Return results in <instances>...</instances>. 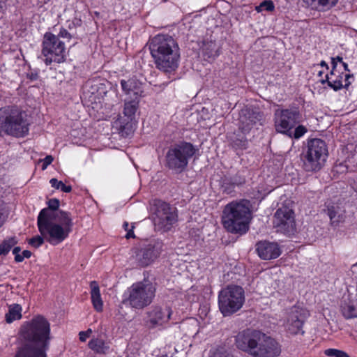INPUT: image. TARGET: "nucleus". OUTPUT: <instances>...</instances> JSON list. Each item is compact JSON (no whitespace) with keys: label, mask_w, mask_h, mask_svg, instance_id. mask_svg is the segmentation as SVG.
Returning a JSON list of instances; mask_svg holds the SVG:
<instances>
[{"label":"nucleus","mask_w":357,"mask_h":357,"mask_svg":"<svg viewBox=\"0 0 357 357\" xmlns=\"http://www.w3.org/2000/svg\"><path fill=\"white\" fill-rule=\"evenodd\" d=\"M53 213L48 209L40 211L37 218V225L41 236H36L29 240V244L39 248L45 240L56 245L67 238L72 231L73 222L71 214L67 211H59L55 216L56 222L52 221Z\"/></svg>","instance_id":"nucleus-1"},{"label":"nucleus","mask_w":357,"mask_h":357,"mask_svg":"<svg viewBox=\"0 0 357 357\" xmlns=\"http://www.w3.org/2000/svg\"><path fill=\"white\" fill-rule=\"evenodd\" d=\"M50 335L47 320L40 315L33 318L21 328V336L26 343L17 349L14 357H47Z\"/></svg>","instance_id":"nucleus-2"},{"label":"nucleus","mask_w":357,"mask_h":357,"mask_svg":"<svg viewBox=\"0 0 357 357\" xmlns=\"http://www.w3.org/2000/svg\"><path fill=\"white\" fill-rule=\"evenodd\" d=\"M155 67L164 73H171L179 66L181 54L177 42L169 35L158 34L149 45Z\"/></svg>","instance_id":"nucleus-3"},{"label":"nucleus","mask_w":357,"mask_h":357,"mask_svg":"<svg viewBox=\"0 0 357 357\" xmlns=\"http://www.w3.org/2000/svg\"><path fill=\"white\" fill-rule=\"evenodd\" d=\"M252 220L251 204L248 199L233 201L222 211V222L230 233L243 235L249 230Z\"/></svg>","instance_id":"nucleus-4"},{"label":"nucleus","mask_w":357,"mask_h":357,"mask_svg":"<svg viewBox=\"0 0 357 357\" xmlns=\"http://www.w3.org/2000/svg\"><path fill=\"white\" fill-rule=\"evenodd\" d=\"M26 114L15 106H6L0 109L1 128L8 135L22 137L29 132V123Z\"/></svg>","instance_id":"nucleus-5"},{"label":"nucleus","mask_w":357,"mask_h":357,"mask_svg":"<svg viewBox=\"0 0 357 357\" xmlns=\"http://www.w3.org/2000/svg\"><path fill=\"white\" fill-rule=\"evenodd\" d=\"M197 151L192 143L185 141L172 145L165 155L166 167L176 173L183 172Z\"/></svg>","instance_id":"nucleus-6"},{"label":"nucleus","mask_w":357,"mask_h":357,"mask_svg":"<svg viewBox=\"0 0 357 357\" xmlns=\"http://www.w3.org/2000/svg\"><path fill=\"white\" fill-rule=\"evenodd\" d=\"M155 287L149 282L143 281L134 283L128 289V297L123 303L132 308L142 310L149 306L155 295Z\"/></svg>","instance_id":"nucleus-7"},{"label":"nucleus","mask_w":357,"mask_h":357,"mask_svg":"<svg viewBox=\"0 0 357 357\" xmlns=\"http://www.w3.org/2000/svg\"><path fill=\"white\" fill-rule=\"evenodd\" d=\"M328 158V148L321 139H312L307 142V149L303 156V167L307 172H317L324 165Z\"/></svg>","instance_id":"nucleus-8"},{"label":"nucleus","mask_w":357,"mask_h":357,"mask_svg":"<svg viewBox=\"0 0 357 357\" xmlns=\"http://www.w3.org/2000/svg\"><path fill=\"white\" fill-rule=\"evenodd\" d=\"M245 302L243 289L237 285H229L222 289L218 295V306L224 317L230 316L238 311Z\"/></svg>","instance_id":"nucleus-9"},{"label":"nucleus","mask_w":357,"mask_h":357,"mask_svg":"<svg viewBox=\"0 0 357 357\" xmlns=\"http://www.w3.org/2000/svg\"><path fill=\"white\" fill-rule=\"evenodd\" d=\"M66 41L59 40L58 36L50 32L43 36L42 42V54L45 57L44 62L47 66L52 63H61L66 61L68 52Z\"/></svg>","instance_id":"nucleus-10"},{"label":"nucleus","mask_w":357,"mask_h":357,"mask_svg":"<svg viewBox=\"0 0 357 357\" xmlns=\"http://www.w3.org/2000/svg\"><path fill=\"white\" fill-rule=\"evenodd\" d=\"M301 114L298 108L278 109L274 113V127L277 132L291 133V130L301 123Z\"/></svg>","instance_id":"nucleus-11"},{"label":"nucleus","mask_w":357,"mask_h":357,"mask_svg":"<svg viewBox=\"0 0 357 357\" xmlns=\"http://www.w3.org/2000/svg\"><path fill=\"white\" fill-rule=\"evenodd\" d=\"M156 207L153 222L155 227L160 231H169L177 221L176 208L160 200L155 201Z\"/></svg>","instance_id":"nucleus-12"},{"label":"nucleus","mask_w":357,"mask_h":357,"mask_svg":"<svg viewBox=\"0 0 357 357\" xmlns=\"http://www.w3.org/2000/svg\"><path fill=\"white\" fill-rule=\"evenodd\" d=\"M281 352L278 343L260 331L250 356L252 357H277Z\"/></svg>","instance_id":"nucleus-13"},{"label":"nucleus","mask_w":357,"mask_h":357,"mask_svg":"<svg viewBox=\"0 0 357 357\" xmlns=\"http://www.w3.org/2000/svg\"><path fill=\"white\" fill-rule=\"evenodd\" d=\"M135 98L132 100H126L123 108L124 117H120L116 123L119 126V130L122 135L128 136L133 131L132 120L139 106V99L141 94L139 91L134 92Z\"/></svg>","instance_id":"nucleus-14"},{"label":"nucleus","mask_w":357,"mask_h":357,"mask_svg":"<svg viewBox=\"0 0 357 357\" xmlns=\"http://www.w3.org/2000/svg\"><path fill=\"white\" fill-rule=\"evenodd\" d=\"M264 114L256 108L245 107L241 110L238 118V128L244 135L263 125Z\"/></svg>","instance_id":"nucleus-15"},{"label":"nucleus","mask_w":357,"mask_h":357,"mask_svg":"<svg viewBox=\"0 0 357 357\" xmlns=\"http://www.w3.org/2000/svg\"><path fill=\"white\" fill-rule=\"evenodd\" d=\"M172 314L170 307L154 305L146 312L145 324L149 329L162 327L169 322Z\"/></svg>","instance_id":"nucleus-16"},{"label":"nucleus","mask_w":357,"mask_h":357,"mask_svg":"<svg viewBox=\"0 0 357 357\" xmlns=\"http://www.w3.org/2000/svg\"><path fill=\"white\" fill-rule=\"evenodd\" d=\"M274 226L278 231L291 234L295 229L294 212L287 207L278 208L274 215Z\"/></svg>","instance_id":"nucleus-17"},{"label":"nucleus","mask_w":357,"mask_h":357,"mask_svg":"<svg viewBox=\"0 0 357 357\" xmlns=\"http://www.w3.org/2000/svg\"><path fill=\"white\" fill-rule=\"evenodd\" d=\"M340 68H336L333 63V68L329 73H327L324 78L320 79L322 84H328V86L334 91H338L342 88L347 89L351 84L350 79H353V75L349 73H344L340 71Z\"/></svg>","instance_id":"nucleus-18"},{"label":"nucleus","mask_w":357,"mask_h":357,"mask_svg":"<svg viewBox=\"0 0 357 357\" xmlns=\"http://www.w3.org/2000/svg\"><path fill=\"white\" fill-rule=\"evenodd\" d=\"M310 316L309 312L299 306H294L290 309L288 314L287 321L285 325L286 329L291 334H298L301 331L302 334L303 325L305 320Z\"/></svg>","instance_id":"nucleus-19"},{"label":"nucleus","mask_w":357,"mask_h":357,"mask_svg":"<svg viewBox=\"0 0 357 357\" xmlns=\"http://www.w3.org/2000/svg\"><path fill=\"white\" fill-rule=\"evenodd\" d=\"M259 332V330L252 328L239 332L235 339L236 347L250 355Z\"/></svg>","instance_id":"nucleus-20"},{"label":"nucleus","mask_w":357,"mask_h":357,"mask_svg":"<svg viewBox=\"0 0 357 357\" xmlns=\"http://www.w3.org/2000/svg\"><path fill=\"white\" fill-rule=\"evenodd\" d=\"M256 246L258 255L264 260L276 259L282 252L279 245L275 242L260 241Z\"/></svg>","instance_id":"nucleus-21"},{"label":"nucleus","mask_w":357,"mask_h":357,"mask_svg":"<svg viewBox=\"0 0 357 357\" xmlns=\"http://www.w3.org/2000/svg\"><path fill=\"white\" fill-rule=\"evenodd\" d=\"M160 254V246L148 245L138 251L136 259L139 265L146 266L153 262Z\"/></svg>","instance_id":"nucleus-22"},{"label":"nucleus","mask_w":357,"mask_h":357,"mask_svg":"<svg viewBox=\"0 0 357 357\" xmlns=\"http://www.w3.org/2000/svg\"><path fill=\"white\" fill-rule=\"evenodd\" d=\"M327 214L333 226H337L344 221V211L337 204L328 205L327 206Z\"/></svg>","instance_id":"nucleus-23"},{"label":"nucleus","mask_w":357,"mask_h":357,"mask_svg":"<svg viewBox=\"0 0 357 357\" xmlns=\"http://www.w3.org/2000/svg\"><path fill=\"white\" fill-rule=\"evenodd\" d=\"M91 298L93 306L97 312H102L103 309V302L101 298L100 288L96 281H92L90 283Z\"/></svg>","instance_id":"nucleus-24"},{"label":"nucleus","mask_w":357,"mask_h":357,"mask_svg":"<svg viewBox=\"0 0 357 357\" xmlns=\"http://www.w3.org/2000/svg\"><path fill=\"white\" fill-rule=\"evenodd\" d=\"M308 6L317 10L326 11L334 7L339 0H303Z\"/></svg>","instance_id":"nucleus-25"},{"label":"nucleus","mask_w":357,"mask_h":357,"mask_svg":"<svg viewBox=\"0 0 357 357\" xmlns=\"http://www.w3.org/2000/svg\"><path fill=\"white\" fill-rule=\"evenodd\" d=\"M340 310L343 317L347 319L357 317V307L351 301L344 300L341 303Z\"/></svg>","instance_id":"nucleus-26"},{"label":"nucleus","mask_w":357,"mask_h":357,"mask_svg":"<svg viewBox=\"0 0 357 357\" xmlns=\"http://www.w3.org/2000/svg\"><path fill=\"white\" fill-rule=\"evenodd\" d=\"M89 347L98 354H105L109 349L108 342L100 338H93L89 342Z\"/></svg>","instance_id":"nucleus-27"},{"label":"nucleus","mask_w":357,"mask_h":357,"mask_svg":"<svg viewBox=\"0 0 357 357\" xmlns=\"http://www.w3.org/2000/svg\"><path fill=\"white\" fill-rule=\"evenodd\" d=\"M22 308L19 304L9 305L8 311L5 315L6 322L10 324L14 321L20 319L22 318Z\"/></svg>","instance_id":"nucleus-28"},{"label":"nucleus","mask_w":357,"mask_h":357,"mask_svg":"<svg viewBox=\"0 0 357 357\" xmlns=\"http://www.w3.org/2000/svg\"><path fill=\"white\" fill-rule=\"evenodd\" d=\"M17 242L18 241L15 236L5 238L0 244V256L6 255Z\"/></svg>","instance_id":"nucleus-29"},{"label":"nucleus","mask_w":357,"mask_h":357,"mask_svg":"<svg viewBox=\"0 0 357 357\" xmlns=\"http://www.w3.org/2000/svg\"><path fill=\"white\" fill-rule=\"evenodd\" d=\"M121 85L122 90L126 94H130L131 93H134L135 91H139V93H141L139 89H136V83L134 79H122L121 81Z\"/></svg>","instance_id":"nucleus-30"},{"label":"nucleus","mask_w":357,"mask_h":357,"mask_svg":"<svg viewBox=\"0 0 357 357\" xmlns=\"http://www.w3.org/2000/svg\"><path fill=\"white\" fill-rule=\"evenodd\" d=\"M197 321L194 319H190L188 321L182 324V328L183 331H185L186 333H188L190 335H192L194 332L195 334L197 333Z\"/></svg>","instance_id":"nucleus-31"},{"label":"nucleus","mask_w":357,"mask_h":357,"mask_svg":"<svg viewBox=\"0 0 357 357\" xmlns=\"http://www.w3.org/2000/svg\"><path fill=\"white\" fill-rule=\"evenodd\" d=\"M307 132V129L303 125H298L294 129L291 130V133H288L286 135L290 138L298 139L303 137Z\"/></svg>","instance_id":"nucleus-32"},{"label":"nucleus","mask_w":357,"mask_h":357,"mask_svg":"<svg viewBox=\"0 0 357 357\" xmlns=\"http://www.w3.org/2000/svg\"><path fill=\"white\" fill-rule=\"evenodd\" d=\"M48 208H45L46 209H48L51 213H53L52 221L56 222V219L55 216L59 212L57 209L59 206V200L57 199H51L47 202ZM60 211H62L60 210Z\"/></svg>","instance_id":"nucleus-33"},{"label":"nucleus","mask_w":357,"mask_h":357,"mask_svg":"<svg viewBox=\"0 0 357 357\" xmlns=\"http://www.w3.org/2000/svg\"><path fill=\"white\" fill-rule=\"evenodd\" d=\"M50 183L52 188L55 189H60L64 192H70L72 190L70 185H66L61 181H58L54 178L50 179Z\"/></svg>","instance_id":"nucleus-34"},{"label":"nucleus","mask_w":357,"mask_h":357,"mask_svg":"<svg viewBox=\"0 0 357 357\" xmlns=\"http://www.w3.org/2000/svg\"><path fill=\"white\" fill-rule=\"evenodd\" d=\"M275 8L274 4L271 1H264L259 6H256L255 10L258 13L264 10L273 11Z\"/></svg>","instance_id":"nucleus-35"},{"label":"nucleus","mask_w":357,"mask_h":357,"mask_svg":"<svg viewBox=\"0 0 357 357\" xmlns=\"http://www.w3.org/2000/svg\"><path fill=\"white\" fill-rule=\"evenodd\" d=\"M324 354L330 357H350L346 352L336 349H326Z\"/></svg>","instance_id":"nucleus-36"},{"label":"nucleus","mask_w":357,"mask_h":357,"mask_svg":"<svg viewBox=\"0 0 357 357\" xmlns=\"http://www.w3.org/2000/svg\"><path fill=\"white\" fill-rule=\"evenodd\" d=\"M233 144L238 148L245 149L247 146V139L245 136L240 137L236 139H233Z\"/></svg>","instance_id":"nucleus-37"},{"label":"nucleus","mask_w":357,"mask_h":357,"mask_svg":"<svg viewBox=\"0 0 357 357\" xmlns=\"http://www.w3.org/2000/svg\"><path fill=\"white\" fill-rule=\"evenodd\" d=\"M56 36H58L59 40L63 39L67 42H69L72 38L71 34L64 28H61Z\"/></svg>","instance_id":"nucleus-38"},{"label":"nucleus","mask_w":357,"mask_h":357,"mask_svg":"<svg viewBox=\"0 0 357 357\" xmlns=\"http://www.w3.org/2000/svg\"><path fill=\"white\" fill-rule=\"evenodd\" d=\"M21 251V248L20 247H14L13 249V254L15 255V261L16 262H22L23 261V257L20 254Z\"/></svg>","instance_id":"nucleus-39"},{"label":"nucleus","mask_w":357,"mask_h":357,"mask_svg":"<svg viewBox=\"0 0 357 357\" xmlns=\"http://www.w3.org/2000/svg\"><path fill=\"white\" fill-rule=\"evenodd\" d=\"M7 215L6 214L5 208L0 204V228L4 225L6 221Z\"/></svg>","instance_id":"nucleus-40"},{"label":"nucleus","mask_w":357,"mask_h":357,"mask_svg":"<svg viewBox=\"0 0 357 357\" xmlns=\"http://www.w3.org/2000/svg\"><path fill=\"white\" fill-rule=\"evenodd\" d=\"M92 333L91 329H88L86 331H81L79 333V340L81 342H85L87 338H89Z\"/></svg>","instance_id":"nucleus-41"},{"label":"nucleus","mask_w":357,"mask_h":357,"mask_svg":"<svg viewBox=\"0 0 357 357\" xmlns=\"http://www.w3.org/2000/svg\"><path fill=\"white\" fill-rule=\"evenodd\" d=\"M53 160H54V158L52 155H47L42 160V162H43L42 169L45 170L48 167V165H50L52 162Z\"/></svg>","instance_id":"nucleus-42"},{"label":"nucleus","mask_w":357,"mask_h":357,"mask_svg":"<svg viewBox=\"0 0 357 357\" xmlns=\"http://www.w3.org/2000/svg\"><path fill=\"white\" fill-rule=\"evenodd\" d=\"M209 46L213 48V50H211V51H210L208 52H206V54L208 55V56L209 58H215V57L218 56L219 55L218 50H213V48L215 47V45L213 43H211Z\"/></svg>","instance_id":"nucleus-43"},{"label":"nucleus","mask_w":357,"mask_h":357,"mask_svg":"<svg viewBox=\"0 0 357 357\" xmlns=\"http://www.w3.org/2000/svg\"><path fill=\"white\" fill-rule=\"evenodd\" d=\"M222 190L224 192L229 194V193H231V192H233V190L234 189V184H230L229 186H227V185H226V183H224L222 185Z\"/></svg>","instance_id":"nucleus-44"},{"label":"nucleus","mask_w":357,"mask_h":357,"mask_svg":"<svg viewBox=\"0 0 357 357\" xmlns=\"http://www.w3.org/2000/svg\"><path fill=\"white\" fill-rule=\"evenodd\" d=\"M337 62H340V64L343 62L342 58L341 56H337L335 58H332L331 59L332 68H333V63H334L336 66V68H338Z\"/></svg>","instance_id":"nucleus-45"},{"label":"nucleus","mask_w":357,"mask_h":357,"mask_svg":"<svg viewBox=\"0 0 357 357\" xmlns=\"http://www.w3.org/2000/svg\"><path fill=\"white\" fill-rule=\"evenodd\" d=\"M22 257H23V260L26 258L29 259L31 256V252L29 250H24L22 254L21 255Z\"/></svg>","instance_id":"nucleus-46"},{"label":"nucleus","mask_w":357,"mask_h":357,"mask_svg":"<svg viewBox=\"0 0 357 357\" xmlns=\"http://www.w3.org/2000/svg\"><path fill=\"white\" fill-rule=\"evenodd\" d=\"M134 228V226H132V228L130 229H128L127 231V234L126 235V237L127 238H134L135 237V235H134V232L132 231V229Z\"/></svg>","instance_id":"nucleus-47"},{"label":"nucleus","mask_w":357,"mask_h":357,"mask_svg":"<svg viewBox=\"0 0 357 357\" xmlns=\"http://www.w3.org/2000/svg\"><path fill=\"white\" fill-rule=\"evenodd\" d=\"M341 65H342V68H343V69H344V71H346V72H350V70L349 69L348 64H347V63H345V62H344V61H343V62L341 63Z\"/></svg>","instance_id":"nucleus-48"},{"label":"nucleus","mask_w":357,"mask_h":357,"mask_svg":"<svg viewBox=\"0 0 357 357\" xmlns=\"http://www.w3.org/2000/svg\"><path fill=\"white\" fill-rule=\"evenodd\" d=\"M321 67H325L326 70H328V66L324 61H321L319 64Z\"/></svg>","instance_id":"nucleus-49"},{"label":"nucleus","mask_w":357,"mask_h":357,"mask_svg":"<svg viewBox=\"0 0 357 357\" xmlns=\"http://www.w3.org/2000/svg\"><path fill=\"white\" fill-rule=\"evenodd\" d=\"M128 227H129V224H128V222H125L123 223V227H124V229H125L126 230H128V229H128Z\"/></svg>","instance_id":"nucleus-50"},{"label":"nucleus","mask_w":357,"mask_h":357,"mask_svg":"<svg viewBox=\"0 0 357 357\" xmlns=\"http://www.w3.org/2000/svg\"><path fill=\"white\" fill-rule=\"evenodd\" d=\"M323 74H324V72H323V71H319V72L318 73V76H319V77H322V75H323Z\"/></svg>","instance_id":"nucleus-51"},{"label":"nucleus","mask_w":357,"mask_h":357,"mask_svg":"<svg viewBox=\"0 0 357 357\" xmlns=\"http://www.w3.org/2000/svg\"><path fill=\"white\" fill-rule=\"evenodd\" d=\"M36 77H37V75H31V78H32V79H35V78H36Z\"/></svg>","instance_id":"nucleus-52"}]
</instances>
